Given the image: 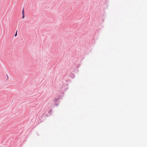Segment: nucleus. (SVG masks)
Segmentation results:
<instances>
[{
    "label": "nucleus",
    "instance_id": "1",
    "mask_svg": "<svg viewBox=\"0 0 147 147\" xmlns=\"http://www.w3.org/2000/svg\"><path fill=\"white\" fill-rule=\"evenodd\" d=\"M22 15H24V8L22 9Z\"/></svg>",
    "mask_w": 147,
    "mask_h": 147
},
{
    "label": "nucleus",
    "instance_id": "2",
    "mask_svg": "<svg viewBox=\"0 0 147 147\" xmlns=\"http://www.w3.org/2000/svg\"><path fill=\"white\" fill-rule=\"evenodd\" d=\"M17 32H16L15 34V36H17Z\"/></svg>",
    "mask_w": 147,
    "mask_h": 147
},
{
    "label": "nucleus",
    "instance_id": "3",
    "mask_svg": "<svg viewBox=\"0 0 147 147\" xmlns=\"http://www.w3.org/2000/svg\"><path fill=\"white\" fill-rule=\"evenodd\" d=\"M24 18V15H22V18L23 19Z\"/></svg>",
    "mask_w": 147,
    "mask_h": 147
}]
</instances>
